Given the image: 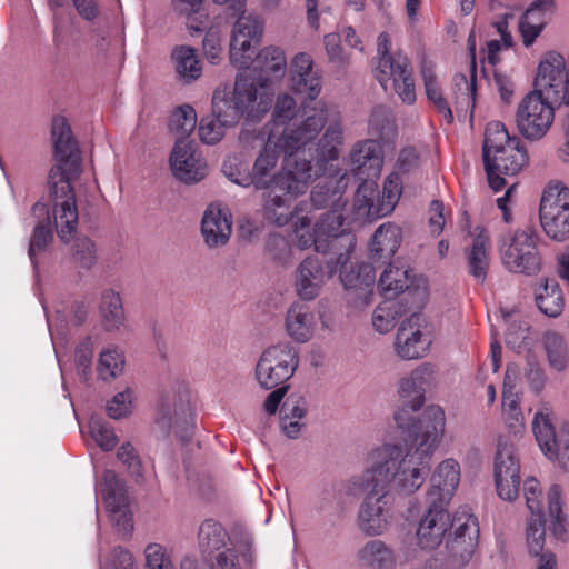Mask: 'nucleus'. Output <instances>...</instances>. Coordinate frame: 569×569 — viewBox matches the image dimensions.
<instances>
[{"label":"nucleus","mask_w":569,"mask_h":569,"mask_svg":"<svg viewBox=\"0 0 569 569\" xmlns=\"http://www.w3.org/2000/svg\"><path fill=\"white\" fill-rule=\"evenodd\" d=\"M553 103L535 91L522 98L516 112V123L525 138L538 140L548 132L555 119Z\"/></svg>","instance_id":"nucleus-18"},{"label":"nucleus","mask_w":569,"mask_h":569,"mask_svg":"<svg viewBox=\"0 0 569 569\" xmlns=\"http://www.w3.org/2000/svg\"><path fill=\"white\" fill-rule=\"evenodd\" d=\"M315 250L321 253H333L336 260L327 261L328 278L339 272L346 289L369 287L375 282L376 272L372 263L362 262L356 267L348 263L356 247V236L342 228V218L337 212L328 213L315 229L312 240Z\"/></svg>","instance_id":"nucleus-4"},{"label":"nucleus","mask_w":569,"mask_h":569,"mask_svg":"<svg viewBox=\"0 0 569 569\" xmlns=\"http://www.w3.org/2000/svg\"><path fill=\"white\" fill-rule=\"evenodd\" d=\"M358 561L368 569H393L396 557L381 540H370L358 551Z\"/></svg>","instance_id":"nucleus-38"},{"label":"nucleus","mask_w":569,"mask_h":569,"mask_svg":"<svg viewBox=\"0 0 569 569\" xmlns=\"http://www.w3.org/2000/svg\"><path fill=\"white\" fill-rule=\"evenodd\" d=\"M551 415V409L541 405L535 413L532 431L545 456L557 460L563 470L569 471V422L556 430Z\"/></svg>","instance_id":"nucleus-15"},{"label":"nucleus","mask_w":569,"mask_h":569,"mask_svg":"<svg viewBox=\"0 0 569 569\" xmlns=\"http://www.w3.org/2000/svg\"><path fill=\"white\" fill-rule=\"evenodd\" d=\"M74 263L86 270L91 269L97 261L94 243L87 237L78 238L74 243Z\"/></svg>","instance_id":"nucleus-58"},{"label":"nucleus","mask_w":569,"mask_h":569,"mask_svg":"<svg viewBox=\"0 0 569 569\" xmlns=\"http://www.w3.org/2000/svg\"><path fill=\"white\" fill-rule=\"evenodd\" d=\"M431 343V327L420 312L412 313L398 328L395 346L397 355L402 359L412 360L425 357Z\"/></svg>","instance_id":"nucleus-21"},{"label":"nucleus","mask_w":569,"mask_h":569,"mask_svg":"<svg viewBox=\"0 0 569 569\" xmlns=\"http://www.w3.org/2000/svg\"><path fill=\"white\" fill-rule=\"evenodd\" d=\"M308 411L307 401L302 397H288L280 408V426L283 433L290 438L299 437L306 426L303 419Z\"/></svg>","instance_id":"nucleus-35"},{"label":"nucleus","mask_w":569,"mask_h":569,"mask_svg":"<svg viewBox=\"0 0 569 569\" xmlns=\"http://www.w3.org/2000/svg\"><path fill=\"white\" fill-rule=\"evenodd\" d=\"M523 495L527 508L531 512V517H543L542 489L536 478H528L525 480Z\"/></svg>","instance_id":"nucleus-59"},{"label":"nucleus","mask_w":569,"mask_h":569,"mask_svg":"<svg viewBox=\"0 0 569 569\" xmlns=\"http://www.w3.org/2000/svg\"><path fill=\"white\" fill-rule=\"evenodd\" d=\"M101 322L107 331H118L124 325L126 313L121 296L113 289L103 290L99 303Z\"/></svg>","instance_id":"nucleus-37"},{"label":"nucleus","mask_w":569,"mask_h":569,"mask_svg":"<svg viewBox=\"0 0 569 569\" xmlns=\"http://www.w3.org/2000/svg\"><path fill=\"white\" fill-rule=\"evenodd\" d=\"M432 373L429 365H421L411 371L408 378H403L399 385V393L403 400L402 407L395 413L397 426L402 431H423V415L416 420L415 413L425 402V385Z\"/></svg>","instance_id":"nucleus-14"},{"label":"nucleus","mask_w":569,"mask_h":569,"mask_svg":"<svg viewBox=\"0 0 569 569\" xmlns=\"http://www.w3.org/2000/svg\"><path fill=\"white\" fill-rule=\"evenodd\" d=\"M92 358L93 342L90 337H87L77 346L74 353L77 370L84 379L91 375Z\"/></svg>","instance_id":"nucleus-61"},{"label":"nucleus","mask_w":569,"mask_h":569,"mask_svg":"<svg viewBox=\"0 0 569 569\" xmlns=\"http://www.w3.org/2000/svg\"><path fill=\"white\" fill-rule=\"evenodd\" d=\"M156 423L164 432L169 433L174 429L184 438L183 432L189 431L194 426V411L188 397H180L173 403L162 401L158 408Z\"/></svg>","instance_id":"nucleus-26"},{"label":"nucleus","mask_w":569,"mask_h":569,"mask_svg":"<svg viewBox=\"0 0 569 569\" xmlns=\"http://www.w3.org/2000/svg\"><path fill=\"white\" fill-rule=\"evenodd\" d=\"M291 89L297 94H302L306 99L313 101L321 91V76L319 71L309 73L308 77L297 74L291 77Z\"/></svg>","instance_id":"nucleus-53"},{"label":"nucleus","mask_w":569,"mask_h":569,"mask_svg":"<svg viewBox=\"0 0 569 569\" xmlns=\"http://www.w3.org/2000/svg\"><path fill=\"white\" fill-rule=\"evenodd\" d=\"M286 331L288 336L299 343L310 341L315 333V313L309 306L295 302L286 315Z\"/></svg>","instance_id":"nucleus-32"},{"label":"nucleus","mask_w":569,"mask_h":569,"mask_svg":"<svg viewBox=\"0 0 569 569\" xmlns=\"http://www.w3.org/2000/svg\"><path fill=\"white\" fill-rule=\"evenodd\" d=\"M402 184V179L397 172L387 176L381 192L373 180L362 181L355 196L356 218L371 221L390 214L400 200Z\"/></svg>","instance_id":"nucleus-10"},{"label":"nucleus","mask_w":569,"mask_h":569,"mask_svg":"<svg viewBox=\"0 0 569 569\" xmlns=\"http://www.w3.org/2000/svg\"><path fill=\"white\" fill-rule=\"evenodd\" d=\"M144 569H176L167 549L160 543H149L144 549Z\"/></svg>","instance_id":"nucleus-57"},{"label":"nucleus","mask_w":569,"mask_h":569,"mask_svg":"<svg viewBox=\"0 0 569 569\" xmlns=\"http://www.w3.org/2000/svg\"><path fill=\"white\" fill-rule=\"evenodd\" d=\"M202 2L203 0H172L174 11L187 17L191 34L201 32L204 29L203 19L207 16L201 12Z\"/></svg>","instance_id":"nucleus-51"},{"label":"nucleus","mask_w":569,"mask_h":569,"mask_svg":"<svg viewBox=\"0 0 569 569\" xmlns=\"http://www.w3.org/2000/svg\"><path fill=\"white\" fill-rule=\"evenodd\" d=\"M420 166V156L417 150L412 147H407L400 150L397 162L396 171L400 177V173H409L418 169Z\"/></svg>","instance_id":"nucleus-63"},{"label":"nucleus","mask_w":569,"mask_h":569,"mask_svg":"<svg viewBox=\"0 0 569 569\" xmlns=\"http://www.w3.org/2000/svg\"><path fill=\"white\" fill-rule=\"evenodd\" d=\"M421 76L428 100L432 102L437 111L442 114L447 123H451L453 121L452 110L438 84L433 66L423 61L421 66Z\"/></svg>","instance_id":"nucleus-42"},{"label":"nucleus","mask_w":569,"mask_h":569,"mask_svg":"<svg viewBox=\"0 0 569 569\" xmlns=\"http://www.w3.org/2000/svg\"><path fill=\"white\" fill-rule=\"evenodd\" d=\"M543 345L549 366L562 372L569 365V342L558 332H547L543 337Z\"/></svg>","instance_id":"nucleus-45"},{"label":"nucleus","mask_w":569,"mask_h":569,"mask_svg":"<svg viewBox=\"0 0 569 569\" xmlns=\"http://www.w3.org/2000/svg\"><path fill=\"white\" fill-rule=\"evenodd\" d=\"M388 267L379 278L378 287L386 299H392L408 289L409 270L387 262Z\"/></svg>","instance_id":"nucleus-46"},{"label":"nucleus","mask_w":569,"mask_h":569,"mask_svg":"<svg viewBox=\"0 0 569 569\" xmlns=\"http://www.w3.org/2000/svg\"><path fill=\"white\" fill-rule=\"evenodd\" d=\"M262 32L263 22L258 16L238 17L230 40V61L239 69H248L253 64L256 70L263 73L260 77V87L264 88L269 80L268 74H283L287 61L284 52L273 46L266 47L254 56Z\"/></svg>","instance_id":"nucleus-6"},{"label":"nucleus","mask_w":569,"mask_h":569,"mask_svg":"<svg viewBox=\"0 0 569 569\" xmlns=\"http://www.w3.org/2000/svg\"><path fill=\"white\" fill-rule=\"evenodd\" d=\"M423 431L406 433V448L386 443L368 455L367 473L376 481L401 495H412L429 476L432 455L446 427V413L440 406H428L423 410Z\"/></svg>","instance_id":"nucleus-1"},{"label":"nucleus","mask_w":569,"mask_h":569,"mask_svg":"<svg viewBox=\"0 0 569 569\" xmlns=\"http://www.w3.org/2000/svg\"><path fill=\"white\" fill-rule=\"evenodd\" d=\"M449 536L470 537L479 540V523L477 517L468 508H461L453 515L450 523Z\"/></svg>","instance_id":"nucleus-50"},{"label":"nucleus","mask_w":569,"mask_h":569,"mask_svg":"<svg viewBox=\"0 0 569 569\" xmlns=\"http://www.w3.org/2000/svg\"><path fill=\"white\" fill-rule=\"evenodd\" d=\"M378 61L376 78L387 90L392 82L393 89L402 102L412 104L416 101L415 81L409 60L401 51L391 52V38L387 32L378 36Z\"/></svg>","instance_id":"nucleus-9"},{"label":"nucleus","mask_w":569,"mask_h":569,"mask_svg":"<svg viewBox=\"0 0 569 569\" xmlns=\"http://www.w3.org/2000/svg\"><path fill=\"white\" fill-rule=\"evenodd\" d=\"M101 569H134V560L129 550L116 547L110 559L101 565Z\"/></svg>","instance_id":"nucleus-64"},{"label":"nucleus","mask_w":569,"mask_h":569,"mask_svg":"<svg viewBox=\"0 0 569 569\" xmlns=\"http://www.w3.org/2000/svg\"><path fill=\"white\" fill-rule=\"evenodd\" d=\"M52 238L53 236L50 220L40 221L34 227L28 251L33 267L37 266L36 256L47 249L48 244L52 241Z\"/></svg>","instance_id":"nucleus-52"},{"label":"nucleus","mask_w":569,"mask_h":569,"mask_svg":"<svg viewBox=\"0 0 569 569\" xmlns=\"http://www.w3.org/2000/svg\"><path fill=\"white\" fill-rule=\"evenodd\" d=\"M170 164L174 177L187 183L198 182L207 174L206 161L197 146L189 140H176Z\"/></svg>","instance_id":"nucleus-24"},{"label":"nucleus","mask_w":569,"mask_h":569,"mask_svg":"<svg viewBox=\"0 0 569 569\" xmlns=\"http://www.w3.org/2000/svg\"><path fill=\"white\" fill-rule=\"evenodd\" d=\"M132 390L127 388L124 391L118 392L107 403V413L112 419H121L132 411Z\"/></svg>","instance_id":"nucleus-60"},{"label":"nucleus","mask_w":569,"mask_h":569,"mask_svg":"<svg viewBox=\"0 0 569 569\" xmlns=\"http://www.w3.org/2000/svg\"><path fill=\"white\" fill-rule=\"evenodd\" d=\"M89 429L92 439L102 450L110 451L116 447L118 438L113 429L106 421L91 419Z\"/></svg>","instance_id":"nucleus-55"},{"label":"nucleus","mask_w":569,"mask_h":569,"mask_svg":"<svg viewBox=\"0 0 569 569\" xmlns=\"http://www.w3.org/2000/svg\"><path fill=\"white\" fill-rule=\"evenodd\" d=\"M361 487L366 497L359 510V527L367 536H379L387 529L391 517L388 507L389 489L367 472Z\"/></svg>","instance_id":"nucleus-16"},{"label":"nucleus","mask_w":569,"mask_h":569,"mask_svg":"<svg viewBox=\"0 0 569 569\" xmlns=\"http://www.w3.org/2000/svg\"><path fill=\"white\" fill-rule=\"evenodd\" d=\"M349 183V177L347 173H342L339 177H328L322 182H319L313 187L310 194V206L315 209H323L331 206L333 209L322 214L318 223L326 218L328 213L337 212L342 216L339 209L345 206L342 202V194L346 191ZM343 219V217H341ZM316 228H313L315 230ZM315 233L312 234V239Z\"/></svg>","instance_id":"nucleus-27"},{"label":"nucleus","mask_w":569,"mask_h":569,"mask_svg":"<svg viewBox=\"0 0 569 569\" xmlns=\"http://www.w3.org/2000/svg\"><path fill=\"white\" fill-rule=\"evenodd\" d=\"M176 73L184 83H191L202 74L201 62L197 51L190 46H177L171 53Z\"/></svg>","instance_id":"nucleus-39"},{"label":"nucleus","mask_w":569,"mask_h":569,"mask_svg":"<svg viewBox=\"0 0 569 569\" xmlns=\"http://www.w3.org/2000/svg\"><path fill=\"white\" fill-rule=\"evenodd\" d=\"M196 126L197 113L189 104L178 107L173 111L169 123L170 131L177 136V140H187Z\"/></svg>","instance_id":"nucleus-49"},{"label":"nucleus","mask_w":569,"mask_h":569,"mask_svg":"<svg viewBox=\"0 0 569 569\" xmlns=\"http://www.w3.org/2000/svg\"><path fill=\"white\" fill-rule=\"evenodd\" d=\"M57 164L51 168L48 177L50 197L53 202V218L59 238L68 242L78 226V209L71 178L79 174L81 158L71 128L64 117H56L52 121Z\"/></svg>","instance_id":"nucleus-2"},{"label":"nucleus","mask_w":569,"mask_h":569,"mask_svg":"<svg viewBox=\"0 0 569 569\" xmlns=\"http://www.w3.org/2000/svg\"><path fill=\"white\" fill-rule=\"evenodd\" d=\"M326 278H328V270L323 269V263L318 257H307L299 264L295 287L297 295L306 301L313 300L318 297Z\"/></svg>","instance_id":"nucleus-28"},{"label":"nucleus","mask_w":569,"mask_h":569,"mask_svg":"<svg viewBox=\"0 0 569 569\" xmlns=\"http://www.w3.org/2000/svg\"><path fill=\"white\" fill-rule=\"evenodd\" d=\"M350 159L353 174L362 181L379 177L383 166L381 146L372 139L356 143L351 150Z\"/></svg>","instance_id":"nucleus-25"},{"label":"nucleus","mask_w":569,"mask_h":569,"mask_svg":"<svg viewBox=\"0 0 569 569\" xmlns=\"http://www.w3.org/2000/svg\"><path fill=\"white\" fill-rule=\"evenodd\" d=\"M402 241L401 228L393 222L380 224L372 234L369 246V259L372 263L390 262Z\"/></svg>","instance_id":"nucleus-29"},{"label":"nucleus","mask_w":569,"mask_h":569,"mask_svg":"<svg viewBox=\"0 0 569 569\" xmlns=\"http://www.w3.org/2000/svg\"><path fill=\"white\" fill-rule=\"evenodd\" d=\"M299 365L297 348L290 342H279L267 348L256 365V379L266 390L287 386Z\"/></svg>","instance_id":"nucleus-12"},{"label":"nucleus","mask_w":569,"mask_h":569,"mask_svg":"<svg viewBox=\"0 0 569 569\" xmlns=\"http://www.w3.org/2000/svg\"><path fill=\"white\" fill-rule=\"evenodd\" d=\"M546 536V518L531 517L527 528V542L530 553L535 556L541 555Z\"/></svg>","instance_id":"nucleus-56"},{"label":"nucleus","mask_w":569,"mask_h":569,"mask_svg":"<svg viewBox=\"0 0 569 569\" xmlns=\"http://www.w3.org/2000/svg\"><path fill=\"white\" fill-rule=\"evenodd\" d=\"M327 120L323 107L309 109L302 102L298 108L295 99L283 93L278 96L272 118L266 123V134L284 156L292 157L318 137Z\"/></svg>","instance_id":"nucleus-3"},{"label":"nucleus","mask_w":569,"mask_h":569,"mask_svg":"<svg viewBox=\"0 0 569 569\" xmlns=\"http://www.w3.org/2000/svg\"><path fill=\"white\" fill-rule=\"evenodd\" d=\"M479 540L470 537L448 536L446 541L447 566L449 569H461L472 559Z\"/></svg>","instance_id":"nucleus-40"},{"label":"nucleus","mask_w":569,"mask_h":569,"mask_svg":"<svg viewBox=\"0 0 569 569\" xmlns=\"http://www.w3.org/2000/svg\"><path fill=\"white\" fill-rule=\"evenodd\" d=\"M343 142L342 127L339 121L330 123L318 142L317 161L311 166L315 171V179L326 171L327 163L339 158V147Z\"/></svg>","instance_id":"nucleus-34"},{"label":"nucleus","mask_w":569,"mask_h":569,"mask_svg":"<svg viewBox=\"0 0 569 569\" xmlns=\"http://www.w3.org/2000/svg\"><path fill=\"white\" fill-rule=\"evenodd\" d=\"M118 459L127 466L129 473L139 481L142 478L141 460L130 442L121 445L117 452Z\"/></svg>","instance_id":"nucleus-62"},{"label":"nucleus","mask_w":569,"mask_h":569,"mask_svg":"<svg viewBox=\"0 0 569 569\" xmlns=\"http://www.w3.org/2000/svg\"><path fill=\"white\" fill-rule=\"evenodd\" d=\"M232 221L228 210L217 204H210L204 211L201 222V233L210 248H217L228 242L231 236Z\"/></svg>","instance_id":"nucleus-30"},{"label":"nucleus","mask_w":569,"mask_h":569,"mask_svg":"<svg viewBox=\"0 0 569 569\" xmlns=\"http://www.w3.org/2000/svg\"><path fill=\"white\" fill-rule=\"evenodd\" d=\"M539 310L548 317H558L565 306L562 291L556 280L545 279L536 292Z\"/></svg>","instance_id":"nucleus-43"},{"label":"nucleus","mask_w":569,"mask_h":569,"mask_svg":"<svg viewBox=\"0 0 569 569\" xmlns=\"http://www.w3.org/2000/svg\"><path fill=\"white\" fill-rule=\"evenodd\" d=\"M198 540L201 552L211 556L226 548L229 535L219 522L207 519L200 525Z\"/></svg>","instance_id":"nucleus-41"},{"label":"nucleus","mask_w":569,"mask_h":569,"mask_svg":"<svg viewBox=\"0 0 569 569\" xmlns=\"http://www.w3.org/2000/svg\"><path fill=\"white\" fill-rule=\"evenodd\" d=\"M102 496L111 522L121 538L128 539L133 531L132 515L124 481L114 471L103 472Z\"/></svg>","instance_id":"nucleus-20"},{"label":"nucleus","mask_w":569,"mask_h":569,"mask_svg":"<svg viewBox=\"0 0 569 569\" xmlns=\"http://www.w3.org/2000/svg\"><path fill=\"white\" fill-rule=\"evenodd\" d=\"M495 482L501 499L513 501L518 497L520 488L519 459L515 446L502 438L498 440L495 457Z\"/></svg>","instance_id":"nucleus-23"},{"label":"nucleus","mask_w":569,"mask_h":569,"mask_svg":"<svg viewBox=\"0 0 569 569\" xmlns=\"http://www.w3.org/2000/svg\"><path fill=\"white\" fill-rule=\"evenodd\" d=\"M490 237L483 229L476 236L473 243L466 251L468 272L478 282L483 283L489 269Z\"/></svg>","instance_id":"nucleus-36"},{"label":"nucleus","mask_w":569,"mask_h":569,"mask_svg":"<svg viewBox=\"0 0 569 569\" xmlns=\"http://www.w3.org/2000/svg\"><path fill=\"white\" fill-rule=\"evenodd\" d=\"M258 100L256 83L242 76H238L232 90L227 87L217 88L212 96V113L219 117L224 124L234 126L247 116L248 119L259 118L271 106L269 94L262 92Z\"/></svg>","instance_id":"nucleus-8"},{"label":"nucleus","mask_w":569,"mask_h":569,"mask_svg":"<svg viewBox=\"0 0 569 569\" xmlns=\"http://www.w3.org/2000/svg\"><path fill=\"white\" fill-rule=\"evenodd\" d=\"M552 8L553 0H536L522 14L519 21V31L525 47H530L541 33Z\"/></svg>","instance_id":"nucleus-33"},{"label":"nucleus","mask_w":569,"mask_h":569,"mask_svg":"<svg viewBox=\"0 0 569 569\" xmlns=\"http://www.w3.org/2000/svg\"><path fill=\"white\" fill-rule=\"evenodd\" d=\"M499 252L502 264L510 272L535 276L541 270L542 259L530 230H517L503 237Z\"/></svg>","instance_id":"nucleus-13"},{"label":"nucleus","mask_w":569,"mask_h":569,"mask_svg":"<svg viewBox=\"0 0 569 569\" xmlns=\"http://www.w3.org/2000/svg\"><path fill=\"white\" fill-rule=\"evenodd\" d=\"M540 222L546 234L556 240L569 238V189L560 183L550 184L540 201Z\"/></svg>","instance_id":"nucleus-17"},{"label":"nucleus","mask_w":569,"mask_h":569,"mask_svg":"<svg viewBox=\"0 0 569 569\" xmlns=\"http://www.w3.org/2000/svg\"><path fill=\"white\" fill-rule=\"evenodd\" d=\"M460 481V466L455 459L443 460L430 478L427 491V510L417 529L419 545L423 549L438 547L450 523L448 505Z\"/></svg>","instance_id":"nucleus-5"},{"label":"nucleus","mask_w":569,"mask_h":569,"mask_svg":"<svg viewBox=\"0 0 569 569\" xmlns=\"http://www.w3.org/2000/svg\"><path fill=\"white\" fill-rule=\"evenodd\" d=\"M124 363V353L117 347H108L99 355L97 363L98 377L104 381L113 380L123 372Z\"/></svg>","instance_id":"nucleus-48"},{"label":"nucleus","mask_w":569,"mask_h":569,"mask_svg":"<svg viewBox=\"0 0 569 569\" xmlns=\"http://www.w3.org/2000/svg\"><path fill=\"white\" fill-rule=\"evenodd\" d=\"M470 51L472 53V62L470 69V78L468 79L463 73H457L453 77V93H455V106L456 110L469 112L470 120L473 118V111L476 108V96H477V74H476V61H475V40L470 36L468 38Z\"/></svg>","instance_id":"nucleus-31"},{"label":"nucleus","mask_w":569,"mask_h":569,"mask_svg":"<svg viewBox=\"0 0 569 569\" xmlns=\"http://www.w3.org/2000/svg\"><path fill=\"white\" fill-rule=\"evenodd\" d=\"M535 89L546 99L569 106V71L566 70L565 58L555 52H547L538 66Z\"/></svg>","instance_id":"nucleus-19"},{"label":"nucleus","mask_w":569,"mask_h":569,"mask_svg":"<svg viewBox=\"0 0 569 569\" xmlns=\"http://www.w3.org/2000/svg\"><path fill=\"white\" fill-rule=\"evenodd\" d=\"M483 162L498 161L508 171L519 172L529 161L521 140L511 137L506 126L499 121L487 124L482 148Z\"/></svg>","instance_id":"nucleus-11"},{"label":"nucleus","mask_w":569,"mask_h":569,"mask_svg":"<svg viewBox=\"0 0 569 569\" xmlns=\"http://www.w3.org/2000/svg\"><path fill=\"white\" fill-rule=\"evenodd\" d=\"M502 418L510 435L519 437L525 431V417L522 415L519 398L511 390L502 392Z\"/></svg>","instance_id":"nucleus-47"},{"label":"nucleus","mask_w":569,"mask_h":569,"mask_svg":"<svg viewBox=\"0 0 569 569\" xmlns=\"http://www.w3.org/2000/svg\"><path fill=\"white\" fill-rule=\"evenodd\" d=\"M548 513L550 517V531L558 540H566L568 533L567 516L562 512L561 488L552 485L548 491Z\"/></svg>","instance_id":"nucleus-44"},{"label":"nucleus","mask_w":569,"mask_h":569,"mask_svg":"<svg viewBox=\"0 0 569 569\" xmlns=\"http://www.w3.org/2000/svg\"><path fill=\"white\" fill-rule=\"evenodd\" d=\"M264 190L262 214L269 223L283 227L296 217L295 224L297 229H305L311 224V218L302 214L309 206L308 202L301 201L292 209V198H296L298 194L287 193L276 186Z\"/></svg>","instance_id":"nucleus-22"},{"label":"nucleus","mask_w":569,"mask_h":569,"mask_svg":"<svg viewBox=\"0 0 569 569\" xmlns=\"http://www.w3.org/2000/svg\"><path fill=\"white\" fill-rule=\"evenodd\" d=\"M279 152L282 151L274 146V140L271 141L268 138L262 151L253 162L252 171L239 178L240 186L246 188L253 186L257 190L276 186L290 194H303L309 183L315 180L311 161L296 157L297 153L292 157L286 156L288 158L287 169L272 174L279 160Z\"/></svg>","instance_id":"nucleus-7"},{"label":"nucleus","mask_w":569,"mask_h":569,"mask_svg":"<svg viewBox=\"0 0 569 569\" xmlns=\"http://www.w3.org/2000/svg\"><path fill=\"white\" fill-rule=\"evenodd\" d=\"M230 127L219 121V117L213 113L211 116L203 117L199 124V137L206 144H216L224 136L226 128Z\"/></svg>","instance_id":"nucleus-54"}]
</instances>
